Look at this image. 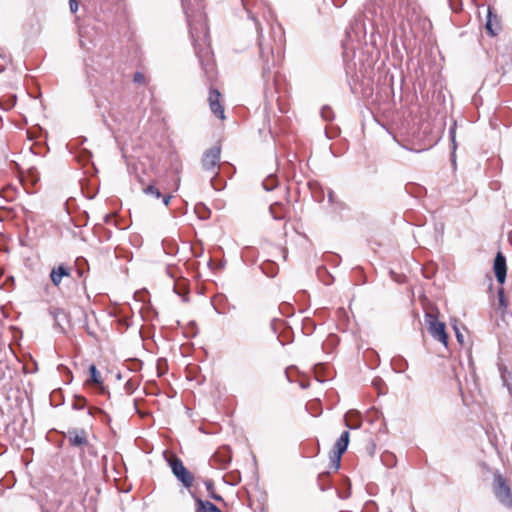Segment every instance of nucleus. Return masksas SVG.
<instances>
[{
  "label": "nucleus",
  "instance_id": "obj_1",
  "mask_svg": "<svg viewBox=\"0 0 512 512\" xmlns=\"http://www.w3.org/2000/svg\"><path fill=\"white\" fill-rule=\"evenodd\" d=\"M182 6L190 27V34L194 42L195 52L206 72L213 69L211 51L206 44L208 31L204 23L203 6L201 0H182Z\"/></svg>",
  "mask_w": 512,
  "mask_h": 512
},
{
  "label": "nucleus",
  "instance_id": "obj_2",
  "mask_svg": "<svg viewBox=\"0 0 512 512\" xmlns=\"http://www.w3.org/2000/svg\"><path fill=\"white\" fill-rule=\"evenodd\" d=\"M260 57L265 62L263 71H270L272 67L276 66L281 60L282 54V34L280 35L276 51L265 43L261 36H259Z\"/></svg>",
  "mask_w": 512,
  "mask_h": 512
},
{
  "label": "nucleus",
  "instance_id": "obj_3",
  "mask_svg": "<svg viewBox=\"0 0 512 512\" xmlns=\"http://www.w3.org/2000/svg\"><path fill=\"white\" fill-rule=\"evenodd\" d=\"M493 491L496 498L506 507H512V492L505 478L496 473L493 479Z\"/></svg>",
  "mask_w": 512,
  "mask_h": 512
},
{
  "label": "nucleus",
  "instance_id": "obj_4",
  "mask_svg": "<svg viewBox=\"0 0 512 512\" xmlns=\"http://www.w3.org/2000/svg\"><path fill=\"white\" fill-rule=\"evenodd\" d=\"M220 156L221 148L219 146H213L206 150L202 157V168L211 173L214 177L218 174Z\"/></svg>",
  "mask_w": 512,
  "mask_h": 512
},
{
  "label": "nucleus",
  "instance_id": "obj_5",
  "mask_svg": "<svg viewBox=\"0 0 512 512\" xmlns=\"http://www.w3.org/2000/svg\"><path fill=\"white\" fill-rule=\"evenodd\" d=\"M169 464L174 476L186 487L190 488L193 484L194 477L190 471L184 466L181 459L173 457L169 460Z\"/></svg>",
  "mask_w": 512,
  "mask_h": 512
},
{
  "label": "nucleus",
  "instance_id": "obj_6",
  "mask_svg": "<svg viewBox=\"0 0 512 512\" xmlns=\"http://www.w3.org/2000/svg\"><path fill=\"white\" fill-rule=\"evenodd\" d=\"M349 444V432L344 431L339 439L337 440L333 453L330 457L331 459V468L334 469V471H337L340 467V461L342 454L346 451Z\"/></svg>",
  "mask_w": 512,
  "mask_h": 512
},
{
  "label": "nucleus",
  "instance_id": "obj_7",
  "mask_svg": "<svg viewBox=\"0 0 512 512\" xmlns=\"http://www.w3.org/2000/svg\"><path fill=\"white\" fill-rule=\"evenodd\" d=\"M428 322V331L431 336L435 339L447 346L448 343V335L445 330V324L439 322L433 315H427Z\"/></svg>",
  "mask_w": 512,
  "mask_h": 512
},
{
  "label": "nucleus",
  "instance_id": "obj_8",
  "mask_svg": "<svg viewBox=\"0 0 512 512\" xmlns=\"http://www.w3.org/2000/svg\"><path fill=\"white\" fill-rule=\"evenodd\" d=\"M221 94L217 89L211 88L209 91L208 102L211 112L219 119H225L224 107L220 101Z\"/></svg>",
  "mask_w": 512,
  "mask_h": 512
},
{
  "label": "nucleus",
  "instance_id": "obj_9",
  "mask_svg": "<svg viewBox=\"0 0 512 512\" xmlns=\"http://www.w3.org/2000/svg\"><path fill=\"white\" fill-rule=\"evenodd\" d=\"M494 272L497 281L500 284H503L506 279V258L503 256L501 252L497 253L495 260H494Z\"/></svg>",
  "mask_w": 512,
  "mask_h": 512
},
{
  "label": "nucleus",
  "instance_id": "obj_10",
  "mask_svg": "<svg viewBox=\"0 0 512 512\" xmlns=\"http://www.w3.org/2000/svg\"><path fill=\"white\" fill-rule=\"evenodd\" d=\"M487 20L485 24V29L487 33L491 36H496L501 29L500 21L496 14L493 13L492 8H487Z\"/></svg>",
  "mask_w": 512,
  "mask_h": 512
},
{
  "label": "nucleus",
  "instance_id": "obj_11",
  "mask_svg": "<svg viewBox=\"0 0 512 512\" xmlns=\"http://www.w3.org/2000/svg\"><path fill=\"white\" fill-rule=\"evenodd\" d=\"M67 435H68V440H69V443L71 444V446L81 447V446H85L88 444L86 432L83 429L69 430Z\"/></svg>",
  "mask_w": 512,
  "mask_h": 512
},
{
  "label": "nucleus",
  "instance_id": "obj_12",
  "mask_svg": "<svg viewBox=\"0 0 512 512\" xmlns=\"http://www.w3.org/2000/svg\"><path fill=\"white\" fill-rule=\"evenodd\" d=\"M71 276V269L65 265H59L51 270L50 279L55 286H59L64 277Z\"/></svg>",
  "mask_w": 512,
  "mask_h": 512
},
{
  "label": "nucleus",
  "instance_id": "obj_13",
  "mask_svg": "<svg viewBox=\"0 0 512 512\" xmlns=\"http://www.w3.org/2000/svg\"><path fill=\"white\" fill-rule=\"evenodd\" d=\"M196 512H222L216 505L210 501H205L200 498L195 499Z\"/></svg>",
  "mask_w": 512,
  "mask_h": 512
},
{
  "label": "nucleus",
  "instance_id": "obj_14",
  "mask_svg": "<svg viewBox=\"0 0 512 512\" xmlns=\"http://www.w3.org/2000/svg\"><path fill=\"white\" fill-rule=\"evenodd\" d=\"M205 486H206V489H207V491L209 493V496L211 498H213L216 501H222L223 500V498L220 495L215 493V491H214V484H213V482L211 480L205 481Z\"/></svg>",
  "mask_w": 512,
  "mask_h": 512
},
{
  "label": "nucleus",
  "instance_id": "obj_15",
  "mask_svg": "<svg viewBox=\"0 0 512 512\" xmlns=\"http://www.w3.org/2000/svg\"><path fill=\"white\" fill-rule=\"evenodd\" d=\"M262 185L265 190L271 191L276 187L277 180L274 176L271 175L263 181Z\"/></svg>",
  "mask_w": 512,
  "mask_h": 512
},
{
  "label": "nucleus",
  "instance_id": "obj_16",
  "mask_svg": "<svg viewBox=\"0 0 512 512\" xmlns=\"http://www.w3.org/2000/svg\"><path fill=\"white\" fill-rule=\"evenodd\" d=\"M89 371H90L91 381L95 384H101L102 383L101 376H100V373L97 370L96 366L91 365L89 367Z\"/></svg>",
  "mask_w": 512,
  "mask_h": 512
},
{
  "label": "nucleus",
  "instance_id": "obj_17",
  "mask_svg": "<svg viewBox=\"0 0 512 512\" xmlns=\"http://www.w3.org/2000/svg\"><path fill=\"white\" fill-rule=\"evenodd\" d=\"M143 192L145 194H147V195H151V196L155 197L156 199H158V198H160L162 196L161 192L159 191V189H157L153 185H149L146 188H144Z\"/></svg>",
  "mask_w": 512,
  "mask_h": 512
},
{
  "label": "nucleus",
  "instance_id": "obj_18",
  "mask_svg": "<svg viewBox=\"0 0 512 512\" xmlns=\"http://www.w3.org/2000/svg\"><path fill=\"white\" fill-rule=\"evenodd\" d=\"M86 405V399L82 396H76L75 397V400H74V403H73V408L74 409H78V410H81L85 407Z\"/></svg>",
  "mask_w": 512,
  "mask_h": 512
},
{
  "label": "nucleus",
  "instance_id": "obj_19",
  "mask_svg": "<svg viewBox=\"0 0 512 512\" xmlns=\"http://www.w3.org/2000/svg\"><path fill=\"white\" fill-rule=\"evenodd\" d=\"M281 207L282 206L280 204H273V205L270 206L269 211H270L271 215L273 216V218L276 219V220H280V219L284 218V216L279 214L278 211H277V209L281 208Z\"/></svg>",
  "mask_w": 512,
  "mask_h": 512
},
{
  "label": "nucleus",
  "instance_id": "obj_20",
  "mask_svg": "<svg viewBox=\"0 0 512 512\" xmlns=\"http://www.w3.org/2000/svg\"><path fill=\"white\" fill-rule=\"evenodd\" d=\"M498 300H499V305L501 308H504L506 309L508 307V302L505 298V295H504V289L503 288H500L498 290Z\"/></svg>",
  "mask_w": 512,
  "mask_h": 512
},
{
  "label": "nucleus",
  "instance_id": "obj_21",
  "mask_svg": "<svg viewBox=\"0 0 512 512\" xmlns=\"http://www.w3.org/2000/svg\"><path fill=\"white\" fill-rule=\"evenodd\" d=\"M133 80L135 83L142 84L145 82V77L142 73L137 72V73H135Z\"/></svg>",
  "mask_w": 512,
  "mask_h": 512
},
{
  "label": "nucleus",
  "instance_id": "obj_22",
  "mask_svg": "<svg viewBox=\"0 0 512 512\" xmlns=\"http://www.w3.org/2000/svg\"><path fill=\"white\" fill-rule=\"evenodd\" d=\"M69 6H70V11L72 13L77 12L78 6H79L78 1L77 0H69Z\"/></svg>",
  "mask_w": 512,
  "mask_h": 512
},
{
  "label": "nucleus",
  "instance_id": "obj_23",
  "mask_svg": "<svg viewBox=\"0 0 512 512\" xmlns=\"http://www.w3.org/2000/svg\"><path fill=\"white\" fill-rule=\"evenodd\" d=\"M328 113H330V110H329V109H326V108H323V109H322L321 114H322V117H323L325 120H328V119H329V115H328Z\"/></svg>",
  "mask_w": 512,
  "mask_h": 512
},
{
  "label": "nucleus",
  "instance_id": "obj_24",
  "mask_svg": "<svg viewBox=\"0 0 512 512\" xmlns=\"http://www.w3.org/2000/svg\"><path fill=\"white\" fill-rule=\"evenodd\" d=\"M172 196L171 195H165L163 196L162 200L165 206H168L170 203Z\"/></svg>",
  "mask_w": 512,
  "mask_h": 512
},
{
  "label": "nucleus",
  "instance_id": "obj_25",
  "mask_svg": "<svg viewBox=\"0 0 512 512\" xmlns=\"http://www.w3.org/2000/svg\"><path fill=\"white\" fill-rule=\"evenodd\" d=\"M450 136H451L453 146L455 147V130L454 129L450 130Z\"/></svg>",
  "mask_w": 512,
  "mask_h": 512
},
{
  "label": "nucleus",
  "instance_id": "obj_26",
  "mask_svg": "<svg viewBox=\"0 0 512 512\" xmlns=\"http://www.w3.org/2000/svg\"><path fill=\"white\" fill-rule=\"evenodd\" d=\"M456 336H457V339H458V341H459V342H462V341H463V340H462V337H463V336H462L458 331L456 332Z\"/></svg>",
  "mask_w": 512,
  "mask_h": 512
},
{
  "label": "nucleus",
  "instance_id": "obj_27",
  "mask_svg": "<svg viewBox=\"0 0 512 512\" xmlns=\"http://www.w3.org/2000/svg\"><path fill=\"white\" fill-rule=\"evenodd\" d=\"M345 424H346V426H347L348 428H358V427H359V425H356V426H350L346 419H345Z\"/></svg>",
  "mask_w": 512,
  "mask_h": 512
}]
</instances>
